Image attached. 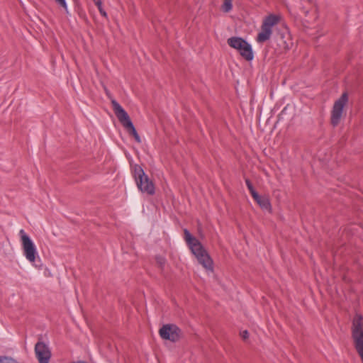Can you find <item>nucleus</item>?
I'll use <instances>...</instances> for the list:
<instances>
[{"label":"nucleus","mask_w":363,"mask_h":363,"mask_svg":"<svg viewBox=\"0 0 363 363\" xmlns=\"http://www.w3.org/2000/svg\"><path fill=\"white\" fill-rule=\"evenodd\" d=\"M184 238L198 262L208 272L213 271V262L201 243L187 230H184Z\"/></svg>","instance_id":"nucleus-1"},{"label":"nucleus","mask_w":363,"mask_h":363,"mask_svg":"<svg viewBox=\"0 0 363 363\" xmlns=\"http://www.w3.org/2000/svg\"><path fill=\"white\" fill-rule=\"evenodd\" d=\"M227 42L230 47L237 50L246 60L250 61L253 59L252 46L244 39L239 37H231L228 39Z\"/></svg>","instance_id":"nucleus-6"},{"label":"nucleus","mask_w":363,"mask_h":363,"mask_svg":"<svg viewBox=\"0 0 363 363\" xmlns=\"http://www.w3.org/2000/svg\"><path fill=\"white\" fill-rule=\"evenodd\" d=\"M245 183H246V185L247 186V189H249L252 196L253 197L254 195L257 194V193L255 191V190L254 189L253 186H252V184H251V182H250L249 179H245Z\"/></svg>","instance_id":"nucleus-15"},{"label":"nucleus","mask_w":363,"mask_h":363,"mask_svg":"<svg viewBox=\"0 0 363 363\" xmlns=\"http://www.w3.org/2000/svg\"><path fill=\"white\" fill-rule=\"evenodd\" d=\"M348 102V96L347 93H343L342 96L335 101L331 111L330 121L333 126L337 125L345 113V108Z\"/></svg>","instance_id":"nucleus-8"},{"label":"nucleus","mask_w":363,"mask_h":363,"mask_svg":"<svg viewBox=\"0 0 363 363\" xmlns=\"http://www.w3.org/2000/svg\"><path fill=\"white\" fill-rule=\"evenodd\" d=\"M111 104L116 117L118 118V121L121 123L123 126L130 135H132L134 137L135 140L138 143H140V138L127 112L115 99L111 100Z\"/></svg>","instance_id":"nucleus-4"},{"label":"nucleus","mask_w":363,"mask_h":363,"mask_svg":"<svg viewBox=\"0 0 363 363\" xmlns=\"http://www.w3.org/2000/svg\"><path fill=\"white\" fill-rule=\"evenodd\" d=\"M133 175L136 184L142 192H145L150 195L155 193L154 184L149 180L141 167L138 165L134 167Z\"/></svg>","instance_id":"nucleus-7"},{"label":"nucleus","mask_w":363,"mask_h":363,"mask_svg":"<svg viewBox=\"0 0 363 363\" xmlns=\"http://www.w3.org/2000/svg\"><path fill=\"white\" fill-rule=\"evenodd\" d=\"M55 2L62 6L67 12L68 11L67 4L66 0H55Z\"/></svg>","instance_id":"nucleus-16"},{"label":"nucleus","mask_w":363,"mask_h":363,"mask_svg":"<svg viewBox=\"0 0 363 363\" xmlns=\"http://www.w3.org/2000/svg\"><path fill=\"white\" fill-rule=\"evenodd\" d=\"M252 198L263 210L271 211V204L267 196H259L257 194Z\"/></svg>","instance_id":"nucleus-11"},{"label":"nucleus","mask_w":363,"mask_h":363,"mask_svg":"<svg viewBox=\"0 0 363 363\" xmlns=\"http://www.w3.org/2000/svg\"><path fill=\"white\" fill-rule=\"evenodd\" d=\"M223 11L225 12H228L232 9V1L231 0H224L223 4L222 6Z\"/></svg>","instance_id":"nucleus-14"},{"label":"nucleus","mask_w":363,"mask_h":363,"mask_svg":"<svg viewBox=\"0 0 363 363\" xmlns=\"http://www.w3.org/2000/svg\"><path fill=\"white\" fill-rule=\"evenodd\" d=\"M19 235L21 236L23 255L28 262L33 264L36 259L39 258L37 248L31 238L26 234L24 230H20Z\"/></svg>","instance_id":"nucleus-5"},{"label":"nucleus","mask_w":363,"mask_h":363,"mask_svg":"<svg viewBox=\"0 0 363 363\" xmlns=\"http://www.w3.org/2000/svg\"><path fill=\"white\" fill-rule=\"evenodd\" d=\"M352 339L353 346L363 363V316L356 315L352 320Z\"/></svg>","instance_id":"nucleus-2"},{"label":"nucleus","mask_w":363,"mask_h":363,"mask_svg":"<svg viewBox=\"0 0 363 363\" xmlns=\"http://www.w3.org/2000/svg\"><path fill=\"white\" fill-rule=\"evenodd\" d=\"M302 11H303V13L305 14V16L307 17L308 13V11L304 9H303Z\"/></svg>","instance_id":"nucleus-18"},{"label":"nucleus","mask_w":363,"mask_h":363,"mask_svg":"<svg viewBox=\"0 0 363 363\" xmlns=\"http://www.w3.org/2000/svg\"><path fill=\"white\" fill-rule=\"evenodd\" d=\"M182 336V330L174 324H166L160 328V337L171 342H176Z\"/></svg>","instance_id":"nucleus-9"},{"label":"nucleus","mask_w":363,"mask_h":363,"mask_svg":"<svg viewBox=\"0 0 363 363\" xmlns=\"http://www.w3.org/2000/svg\"><path fill=\"white\" fill-rule=\"evenodd\" d=\"M35 353L39 363H48L51 358V351L43 342L39 341L35 344Z\"/></svg>","instance_id":"nucleus-10"},{"label":"nucleus","mask_w":363,"mask_h":363,"mask_svg":"<svg viewBox=\"0 0 363 363\" xmlns=\"http://www.w3.org/2000/svg\"><path fill=\"white\" fill-rule=\"evenodd\" d=\"M0 363H21L18 362L16 359L6 357V356H0Z\"/></svg>","instance_id":"nucleus-13"},{"label":"nucleus","mask_w":363,"mask_h":363,"mask_svg":"<svg viewBox=\"0 0 363 363\" xmlns=\"http://www.w3.org/2000/svg\"><path fill=\"white\" fill-rule=\"evenodd\" d=\"M316 18H317V15H316V13H314V14L313 15L312 18H311V21H315V20H316Z\"/></svg>","instance_id":"nucleus-19"},{"label":"nucleus","mask_w":363,"mask_h":363,"mask_svg":"<svg viewBox=\"0 0 363 363\" xmlns=\"http://www.w3.org/2000/svg\"><path fill=\"white\" fill-rule=\"evenodd\" d=\"M281 20V16L277 14H269L265 16L261 24L260 31L258 33L256 41L258 43H264L269 40L273 33V29Z\"/></svg>","instance_id":"nucleus-3"},{"label":"nucleus","mask_w":363,"mask_h":363,"mask_svg":"<svg viewBox=\"0 0 363 363\" xmlns=\"http://www.w3.org/2000/svg\"><path fill=\"white\" fill-rule=\"evenodd\" d=\"M309 21H310L309 20H306V23H309Z\"/></svg>","instance_id":"nucleus-20"},{"label":"nucleus","mask_w":363,"mask_h":363,"mask_svg":"<svg viewBox=\"0 0 363 363\" xmlns=\"http://www.w3.org/2000/svg\"><path fill=\"white\" fill-rule=\"evenodd\" d=\"M240 337L243 340H247L249 337V333L247 330H243L240 332Z\"/></svg>","instance_id":"nucleus-17"},{"label":"nucleus","mask_w":363,"mask_h":363,"mask_svg":"<svg viewBox=\"0 0 363 363\" xmlns=\"http://www.w3.org/2000/svg\"><path fill=\"white\" fill-rule=\"evenodd\" d=\"M95 5L97 6L101 15L105 18H107V13L103 9L101 0H94Z\"/></svg>","instance_id":"nucleus-12"}]
</instances>
